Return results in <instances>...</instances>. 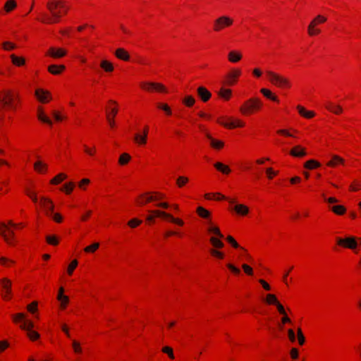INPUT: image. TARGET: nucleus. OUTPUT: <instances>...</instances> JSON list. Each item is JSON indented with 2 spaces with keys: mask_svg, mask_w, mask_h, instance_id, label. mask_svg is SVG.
Segmentation results:
<instances>
[{
  "mask_svg": "<svg viewBox=\"0 0 361 361\" xmlns=\"http://www.w3.org/2000/svg\"><path fill=\"white\" fill-rule=\"evenodd\" d=\"M234 209L238 214L241 215H246L249 212L248 208L244 204H236Z\"/></svg>",
  "mask_w": 361,
  "mask_h": 361,
  "instance_id": "nucleus-31",
  "label": "nucleus"
},
{
  "mask_svg": "<svg viewBox=\"0 0 361 361\" xmlns=\"http://www.w3.org/2000/svg\"><path fill=\"white\" fill-rule=\"evenodd\" d=\"M16 7L15 0H8L4 6V9L6 12H10Z\"/></svg>",
  "mask_w": 361,
  "mask_h": 361,
  "instance_id": "nucleus-40",
  "label": "nucleus"
},
{
  "mask_svg": "<svg viewBox=\"0 0 361 361\" xmlns=\"http://www.w3.org/2000/svg\"><path fill=\"white\" fill-rule=\"evenodd\" d=\"M290 154L294 157H302L307 154V152L305 148L296 145L290 151Z\"/></svg>",
  "mask_w": 361,
  "mask_h": 361,
  "instance_id": "nucleus-14",
  "label": "nucleus"
},
{
  "mask_svg": "<svg viewBox=\"0 0 361 361\" xmlns=\"http://www.w3.org/2000/svg\"><path fill=\"white\" fill-rule=\"evenodd\" d=\"M57 299L61 302L62 308H65L69 301L68 297L66 295L62 296L61 298H57Z\"/></svg>",
  "mask_w": 361,
  "mask_h": 361,
  "instance_id": "nucleus-59",
  "label": "nucleus"
},
{
  "mask_svg": "<svg viewBox=\"0 0 361 361\" xmlns=\"http://www.w3.org/2000/svg\"><path fill=\"white\" fill-rule=\"evenodd\" d=\"M12 62L16 66H23L25 63V59L23 58L18 57L14 54L11 55Z\"/></svg>",
  "mask_w": 361,
  "mask_h": 361,
  "instance_id": "nucleus-38",
  "label": "nucleus"
},
{
  "mask_svg": "<svg viewBox=\"0 0 361 361\" xmlns=\"http://www.w3.org/2000/svg\"><path fill=\"white\" fill-rule=\"evenodd\" d=\"M214 166L218 171L224 174H228L231 172L230 168L221 162H216Z\"/></svg>",
  "mask_w": 361,
  "mask_h": 361,
  "instance_id": "nucleus-24",
  "label": "nucleus"
},
{
  "mask_svg": "<svg viewBox=\"0 0 361 361\" xmlns=\"http://www.w3.org/2000/svg\"><path fill=\"white\" fill-rule=\"evenodd\" d=\"M199 97L204 102H207L212 97L211 92L203 86H200L197 90Z\"/></svg>",
  "mask_w": 361,
  "mask_h": 361,
  "instance_id": "nucleus-13",
  "label": "nucleus"
},
{
  "mask_svg": "<svg viewBox=\"0 0 361 361\" xmlns=\"http://www.w3.org/2000/svg\"><path fill=\"white\" fill-rule=\"evenodd\" d=\"M233 23V20L231 18L227 16H221L214 20V30L216 32H219L225 27L231 26Z\"/></svg>",
  "mask_w": 361,
  "mask_h": 361,
  "instance_id": "nucleus-6",
  "label": "nucleus"
},
{
  "mask_svg": "<svg viewBox=\"0 0 361 361\" xmlns=\"http://www.w3.org/2000/svg\"><path fill=\"white\" fill-rule=\"evenodd\" d=\"M47 54L54 59H59L64 56L66 54V51L61 48L50 47Z\"/></svg>",
  "mask_w": 361,
  "mask_h": 361,
  "instance_id": "nucleus-12",
  "label": "nucleus"
},
{
  "mask_svg": "<svg viewBox=\"0 0 361 361\" xmlns=\"http://www.w3.org/2000/svg\"><path fill=\"white\" fill-rule=\"evenodd\" d=\"M134 140L138 145H145L147 143V137L145 135L136 133L134 136Z\"/></svg>",
  "mask_w": 361,
  "mask_h": 361,
  "instance_id": "nucleus-33",
  "label": "nucleus"
},
{
  "mask_svg": "<svg viewBox=\"0 0 361 361\" xmlns=\"http://www.w3.org/2000/svg\"><path fill=\"white\" fill-rule=\"evenodd\" d=\"M16 108L15 95L10 90H6L0 92V109Z\"/></svg>",
  "mask_w": 361,
  "mask_h": 361,
  "instance_id": "nucleus-3",
  "label": "nucleus"
},
{
  "mask_svg": "<svg viewBox=\"0 0 361 361\" xmlns=\"http://www.w3.org/2000/svg\"><path fill=\"white\" fill-rule=\"evenodd\" d=\"M130 160V156L127 153L122 154L120 157L118 162L121 165L126 164Z\"/></svg>",
  "mask_w": 361,
  "mask_h": 361,
  "instance_id": "nucleus-42",
  "label": "nucleus"
},
{
  "mask_svg": "<svg viewBox=\"0 0 361 361\" xmlns=\"http://www.w3.org/2000/svg\"><path fill=\"white\" fill-rule=\"evenodd\" d=\"M269 81L275 86L279 88H286L290 87V82L289 80L278 73H276L271 71H266Z\"/></svg>",
  "mask_w": 361,
  "mask_h": 361,
  "instance_id": "nucleus-4",
  "label": "nucleus"
},
{
  "mask_svg": "<svg viewBox=\"0 0 361 361\" xmlns=\"http://www.w3.org/2000/svg\"><path fill=\"white\" fill-rule=\"evenodd\" d=\"M242 268L243 269L244 271L248 274V275H252L253 274V271H252V269L248 266L247 264H244L242 265Z\"/></svg>",
  "mask_w": 361,
  "mask_h": 361,
  "instance_id": "nucleus-62",
  "label": "nucleus"
},
{
  "mask_svg": "<svg viewBox=\"0 0 361 361\" xmlns=\"http://www.w3.org/2000/svg\"><path fill=\"white\" fill-rule=\"evenodd\" d=\"M344 161H345L343 158L338 155L334 154L332 155L331 159L328 161L326 164L329 166L334 167L338 164H343Z\"/></svg>",
  "mask_w": 361,
  "mask_h": 361,
  "instance_id": "nucleus-19",
  "label": "nucleus"
},
{
  "mask_svg": "<svg viewBox=\"0 0 361 361\" xmlns=\"http://www.w3.org/2000/svg\"><path fill=\"white\" fill-rule=\"evenodd\" d=\"M162 351L163 353L168 354L171 359H174L173 349L171 347L165 346L162 348Z\"/></svg>",
  "mask_w": 361,
  "mask_h": 361,
  "instance_id": "nucleus-52",
  "label": "nucleus"
},
{
  "mask_svg": "<svg viewBox=\"0 0 361 361\" xmlns=\"http://www.w3.org/2000/svg\"><path fill=\"white\" fill-rule=\"evenodd\" d=\"M47 7L51 13V16L42 19V21L46 23H56L59 21L61 18V12L56 11L58 8L63 10L64 13L67 12V8L64 5L58 0L49 1L47 4Z\"/></svg>",
  "mask_w": 361,
  "mask_h": 361,
  "instance_id": "nucleus-1",
  "label": "nucleus"
},
{
  "mask_svg": "<svg viewBox=\"0 0 361 361\" xmlns=\"http://www.w3.org/2000/svg\"><path fill=\"white\" fill-rule=\"evenodd\" d=\"M27 309L30 312L34 313L37 310V302L36 301L32 302L27 305Z\"/></svg>",
  "mask_w": 361,
  "mask_h": 361,
  "instance_id": "nucleus-58",
  "label": "nucleus"
},
{
  "mask_svg": "<svg viewBox=\"0 0 361 361\" xmlns=\"http://www.w3.org/2000/svg\"><path fill=\"white\" fill-rule=\"evenodd\" d=\"M35 96L38 100L41 102H47L48 99L50 98V94L49 92L45 91L42 89H37L35 90Z\"/></svg>",
  "mask_w": 361,
  "mask_h": 361,
  "instance_id": "nucleus-15",
  "label": "nucleus"
},
{
  "mask_svg": "<svg viewBox=\"0 0 361 361\" xmlns=\"http://www.w3.org/2000/svg\"><path fill=\"white\" fill-rule=\"evenodd\" d=\"M115 56L121 59V60H123V61H128L130 59V55L128 53L127 51H126L123 48H118L117 49L116 51H115V53H114Z\"/></svg>",
  "mask_w": 361,
  "mask_h": 361,
  "instance_id": "nucleus-17",
  "label": "nucleus"
},
{
  "mask_svg": "<svg viewBox=\"0 0 361 361\" xmlns=\"http://www.w3.org/2000/svg\"><path fill=\"white\" fill-rule=\"evenodd\" d=\"M66 178V175L64 173H59L56 176H55L54 178L51 180V184H58L60 182H61L63 180Z\"/></svg>",
  "mask_w": 361,
  "mask_h": 361,
  "instance_id": "nucleus-44",
  "label": "nucleus"
},
{
  "mask_svg": "<svg viewBox=\"0 0 361 361\" xmlns=\"http://www.w3.org/2000/svg\"><path fill=\"white\" fill-rule=\"evenodd\" d=\"M74 188V183L71 182L64 185V189L67 193H70Z\"/></svg>",
  "mask_w": 361,
  "mask_h": 361,
  "instance_id": "nucleus-63",
  "label": "nucleus"
},
{
  "mask_svg": "<svg viewBox=\"0 0 361 361\" xmlns=\"http://www.w3.org/2000/svg\"><path fill=\"white\" fill-rule=\"evenodd\" d=\"M266 302L270 305H276L279 301L276 295L273 294H268L267 295Z\"/></svg>",
  "mask_w": 361,
  "mask_h": 361,
  "instance_id": "nucleus-46",
  "label": "nucleus"
},
{
  "mask_svg": "<svg viewBox=\"0 0 361 361\" xmlns=\"http://www.w3.org/2000/svg\"><path fill=\"white\" fill-rule=\"evenodd\" d=\"M322 197L329 204H334V203H336V202H338V200L336 198H335V197H326V195L324 192L322 194Z\"/></svg>",
  "mask_w": 361,
  "mask_h": 361,
  "instance_id": "nucleus-56",
  "label": "nucleus"
},
{
  "mask_svg": "<svg viewBox=\"0 0 361 361\" xmlns=\"http://www.w3.org/2000/svg\"><path fill=\"white\" fill-rule=\"evenodd\" d=\"M0 234L8 244H13L14 231L9 228L5 223L0 222Z\"/></svg>",
  "mask_w": 361,
  "mask_h": 361,
  "instance_id": "nucleus-7",
  "label": "nucleus"
},
{
  "mask_svg": "<svg viewBox=\"0 0 361 361\" xmlns=\"http://www.w3.org/2000/svg\"><path fill=\"white\" fill-rule=\"evenodd\" d=\"M149 212L152 214V215L154 216V218L155 216L162 217L164 219H168L171 222L177 224L178 225H180V226L183 225V221L182 220L178 219H175L170 214H168L165 212H162L160 210H152V211H149Z\"/></svg>",
  "mask_w": 361,
  "mask_h": 361,
  "instance_id": "nucleus-9",
  "label": "nucleus"
},
{
  "mask_svg": "<svg viewBox=\"0 0 361 361\" xmlns=\"http://www.w3.org/2000/svg\"><path fill=\"white\" fill-rule=\"evenodd\" d=\"M34 168L37 172L42 173L47 169V165L39 161L34 164Z\"/></svg>",
  "mask_w": 361,
  "mask_h": 361,
  "instance_id": "nucleus-43",
  "label": "nucleus"
},
{
  "mask_svg": "<svg viewBox=\"0 0 361 361\" xmlns=\"http://www.w3.org/2000/svg\"><path fill=\"white\" fill-rule=\"evenodd\" d=\"M77 266L78 261L76 259L73 260L68 267V273L69 275H71L73 274L74 269L76 268Z\"/></svg>",
  "mask_w": 361,
  "mask_h": 361,
  "instance_id": "nucleus-49",
  "label": "nucleus"
},
{
  "mask_svg": "<svg viewBox=\"0 0 361 361\" xmlns=\"http://www.w3.org/2000/svg\"><path fill=\"white\" fill-rule=\"evenodd\" d=\"M197 212L202 218H208L210 216V212L202 207H197Z\"/></svg>",
  "mask_w": 361,
  "mask_h": 361,
  "instance_id": "nucleus-41",
  "label": "nucleus"
},
{
  "mask_svg": "<svg viewBox=\"0 0 361 361\" xmlns=\"http://www.w3.org/2000/svg\"><path fill=\"white\" fill-rule=\"evenodd\" d=\"M218 94L221 98L228 100L231 96V90L230 89L221 87L218 92Z\"/></svg>",
  "mask_w": 361,
  "mask_h": 361,
  "instance_id": "nucleus-27",
  "label": "nucleus"
},
{
  "mask_svg": "<svg viewBox=\"0 0 361 361\" xmlns=\"http://www.w3.org/2000/svg\"><path fill=\"white\" fill-rule=\"evenodd\" d=\"M34 324L30 320H25L20 325V328L26 331L32 330Z\"/></svg>",
  "mask_w": 361,
  "mask_h": 361,
  "instance_id": "nucleus-35",
  "label": "nucleus"
},
{
  "mask_svg": "<svg viewBox=\"0 0 361 361\" xmlns=\"http://www.w3.org/2000/svg\"><path fill=\"white\" fill-rule=\"evenodd\" d=\"M40 204L43 207L47 216L52 218L55 221L60 223L62 221V216L59 213H54V205L52 201L45 197H40Z\"/></svg>",
  "mask_w": 361,
  "mask_h": 361,
  "instance_id": "nucleus-2",
  "label": "nucleus"
},
{
  "mask_svg": "<svg viewBox=\"0 0 361 361\" xmlns=\"http://www.w3.org/2000/svg\"><path fill=\"white\" fill-rule=\"evenodd\" d=\"M210 243L212 245L216 247V248H222L224 246V244L223 242L219 239V238L216 237H211L210 238Z\"/></svg>",
  "mask_w": 361,
  "mask_h": 361,
  "instance_id": "nucleus-34",
  "label": "nucleus"
},
{
  "mask_svg": "<svg viewBox=\"0 0 361 361\" xmlns=\"http://www.w3.org/2000/svg\"><path fill=\"white\" fill-rule=\"evenodd\" d=\"M241 71L238 69L232 70L227 75V83L229 85H233L235 81L236 78L240 75Z\"/></svg>",
  "mask_w": 361,
  "mask_h": 361,
  "instance_id": "nucleus-16",
  "label": "nucleus"
},
{
  "mask_svg": "<svg viewBox=\"0 0 361 361\" xmlns=\"http://www.w3.org/2000/svg\"><path fill=\"white\" fill-rule=\"evenodd\" d=\"M209 233L216 235L219 238H223L224 235L221 233L217 226H213L211 222H209V227L207 228Z\"/></svg>",
  "mask_w": 361,
  "mask_h": 361,
  "instance_id": "nucleus-23",
  "label": "nucleus"
},
{
  "mask_svg": "<svg viewBox=\"0 0 361 361\" xmlns=\"http://www.w3.org/2000/svg\"><path fill=\"white\" fill-rule=\"evenodd\" d=\"M73 348L74 349V351L75 353H80L81 352V348L80 346V344L76 341H73Z\"/></svg>",
  "mask_w": 361,
  "mask_h": 361,
  "instance_id": "nucleus-64",
  "label": "nucleus"
},
{
  "mask_svg": "<svg viewBox=\"0 0 361 361\" xmlns=\"http://www.w3.org/2000/svg\"><path fill=\"white\" fill-rule=\"evenodd\" d=\"M205 136L209 140L210 145L212 147H214L215 149H221V147H223L224 142L222 141L216 140L214 139L212 137V135L208 133H205Z\"/></svg>",
  "mask_w": 361,
  "mask_h": 361,
  "instance_id": "nucleus-18",
  "label": "nucleus"
},
{
  "mask_svg": "<svg viewBox=\"0 0 361 361\" xmlns=\"http://www.w3.org/2000/svg\"><path fill=\"white\" fill-rule=\"evenodd\" d=\"M227 241L235 248H239V244L235 241V240L231 235H228L226 238Z\"/></svg>",
  "mask_w": 361,
  "mask_h": 361,
  "instance_id": "nucleus-60",
  "label": "nucleus"
},
{
  "mask_svg": "<svg viewBox=\"0 0 361 361\" xmlns=\"http://www.w3.org/2000/svg\"><path fill=\"white\" fill-rule=\"evenodd\" d=\"M27 335L32 341L37 340L39 337V334L33 330L27 331Z\"/></svg>",
  "mask_w": 361,
  "mask_h": 361,
  "instance_id": "nucleus-51",
  "label": "nucleus"
},
{
  "mask_svg": "<svg viewBox=\"0 0 361 361\" xmlns=\"http://www.w3.org/2000/svg\"><path fill=\"white\" fill-rule=\"evenodd\" d=\"M262 104L258 98H251L246 101L240 108V112L244 115H248L255 110H258Z\"/></svg>",
  "mask_w": 361,
  "mask_h": 361,
  "instance_id": "nucleus-5",
  "label": "nucleus"
},
{
  "mask_svg": "<svg viewBox=\"0 0 361 361\" xmlns=\"http://www.w3.org/2000/svg\"><path fill=\"white\" fill-rule=\"evenodd\" d=\"M260 92L267 98H268L272 101H274V102H279L278 97L274 95L269 90L262 88V89H261Z\"/></svg>",
  "mask_w": 361,
  "mask_h": 361,
  "instance_id": "nucleus-30",
  "label": "nucleus"
},
{
  "mask_svg": "<svg viewBox=\"0 0 361 361\" xmlns=\"http://www.w3.org/2000/svg\"><path fill=\"white\" fill-rule=\"evenodd\" d=\"M210 253L212 255H213L214 257H216L219 259H223L224 257V254L216 249H211Z\"/></svg>",
  "mask_w": 361,
  "mask_h": 361,
  "instance_id": "nucleus-50",
  "label": "nucleus"
},
{
  "mask_svg": "<svg viewBox=\"0 0 361 361\" xmlns=\"http://www.w3.org/2000/svg\"><path fill=\"white\" fill-rule=\"evenodd\" d=\"M111 114H112V116L110 117L109 115H107L106 116V118H107V121L110 125L111 127H114V117L117 114V109L116 108H114L111 109Z\"/></svg>",
  "mask_w": 361,
  "mask_h": 361,
  "instance_id": "nucleus-45",
  "label": "nucleus"
},
{
  "mask_svg": "<svg viewBox=\"0 0 361 361\" xmlns=\"http://www.w3.org/2000/svg\"><path fill=\"white\" fill-rule=\"evenodd\" d=\"M157 107L163 110L168 116H171L172 114V111L167 104L159 103L157 104Z\"/></svg>",
  "mask_w": 361,
  "mask_h": 361,
  "instance_id": "nucleus-39",
  "label": "nucleus"
},
{
  "mask_svg": "<svg viewBox=\"0 0 361 361\" xmlns=\"http://www.w3.org/2000/svg\"><path fill=\"white\" fill-rule=\"evenodd\" d=\"M141 87L148 91L154 90L157 92H166V87L161 83L145 82L141 83Z\"/></svg>",
  "mask_w": 361,
  "mask_h": 361,
  "instance_id": "nucleus-11",
  "label": "nucleus"
},
{
  "mask_svg": "<svg viewBox=\"0 0 361 361\" xmlns=\"http://www.w3.org/2000/svg\"><path fill=\"white\" fill-rule=\"evenodd\" d=\"M219 123L229 128L244 126V123L240 120H236L235 121H231L229 123L219 122Z\"/></svg>",
  "mask_w": 361,
  "mask_h": 361,
  "instance_id": "nucleus-22",
  "label": "nucleus"
},
{
  "mask_svg": "<svg viewBox=\"0 0 361 361\" xmlns=\"http://www.w3.org/2000/svg\"><path fill=\"white\" fill-rule=\"evenodd\" d=\"M3 47L6 50H11L16 48V45L9 42H5L3 43Z\"/></svg>",
  "mask_w": 361,
  "mask_h": 361,
  "instance_id": "nucleus-61",
  "label": "nucleus"
},
{
  "mask_svg": "<svg viewBox=\"0 0 361 361\" xmlns=\"http://www.w3.org/2000/svg\"><path fill=\"white\" fill-rule=\"evenodd\" d=\"M326 107L328 110L336 114H339L343 111V109L340 105L331 102L328 103Z\"/></svg>",
  "mask_w": 361,
  "mask_h": 361,
  "instance_id": "nucleus-21",
  "label": "nucleus"
},
{
  "mask_svg": "<svg viewBox=\"0 0 361 361\" xmlns=\"http://www.w3.org/2000/svg\"><path fill=\"white\" fill-rule=\"evenodd\" d=\"M183 103L188 106L190 107L193 106V104L195 103V98L191 95H187L185 97V98L183 99Z\"/></svg>",
  "mask_w": 361,
  "mask_h": 361,
  "instance_id": "nucleus-37",
  "label": "nucleus"
},
{
  "mask_svg": "<svg viewBox=\"0 0 361 361\" xmlns=\"http://www.w3.org/2000/svg\"><path fill=\"white\" fill-rule=\"evenodd\" d=\"M37 118L41 121L47 123L49 125H52V121L44 114L42 109L39 107L38 109Z\"/></svg>",
  "mask_w": 361,
  "mask_h": 361,
  "instance_id": "nucleus-28",
  "label": "nucleus"
},
{
  "mask_svg": "<svg viewBox=\"0 0 361 361\" xmlns=\"http://www.w3.org/2000/svg\"><path fill=\"white\" fill-rule=\"evenodd\" d=\"M336 240L338 245L350 249H355L357 245L355 238L353 236H349L345 238H337Z\"/></svg>",
  "mask_w": 361,
  "mask_h": 361,
  "instance_id": "nucleus-10",
  "label": "nucleus"
},
{
  "mask_svg": "<svg viewBox=\"0 0 361 361\" xmlns=\"http://www.w3.org/2000/svg\"><path fill=\"white\" fill-rule=\"evenodd\" d=\"M25 315L23 313H18L16 314L13 315V319L15 322H18L20 321H25Z\"/></svg>",
  "mask_w": 361,
  "mask_h": 361,
  "instance_id": "nucleus-53",
  "label": "nucleus"
},
{
  "mask_svg": "<svg viewBox=\"0 0 361 361\" xmlns=\"http://www.w3.org/2000/svg\"><path fill=\"white\" fill-rule=\"evenodd\" d=\"M47 242L52 245H56L59 243V240L55 235H47L46 237Z\"/></svg>",
  "mask_w": 361,
  "mask_h": 361,
  "instance_id": "nucleus-47",
  "label": "nucleus"
},
{
  "mask_svg": "<svg viewBox=\"0 0 361 361\" xmlns=\"http://www.w3.org/2000/svg\"><path fill=\"white\" fill-rule=\"evenodd\" d=\"M304 166L306 169H312L320 166V164L314 159H310L305 163Z\"/></svg>",
  "mask_w": 361,
  "mask_h": 361,
  "instance_id": "nucleus-36",
  "label": "nucleus"
},
{
  "mask_svg": "<svg viewBox=\"0 0 361 361\" xmlns=\"http://www.w3.org/2000/svg\"><path fill=\"white\" fill-rule=\"evenodd\" d=\"M331 210L338 215H342L346 212L345 208L343 205H334L330 207Z\"/></svg>",
  "mask_w": 361,
  "mask_h": 361,
  "instance_id": "nucleus-32",
  "label": "nucleus"
},
{
  "mask_svg": "<svg viewBox=\"0 0 361 361\" xmlns=\"http://www.w3.org/2000/svg\"><path fill=\"white\" fill-rule=\"evenodd\" d=\"M99 247V243H94L92 245L86 247L84 250L86 252H94L96 250H97Z\"/></svg>",
  "mask_w": 361,
  "mask_h": 361,
  "instance_id": "nucleus-48",
  "label": "nucleus"
},
{
  "mask_svg": "<svg viewBox=\"0 0 361 361\" xmlns=\"http://www.w3.org/2000/svg\"><path fill=\"white\" fill-rule=\"evenodd\" d=\"M141 223H142L141 220H139L137 219H133L128 221V224L131 228H135L136 226H139Z\"/></svg>",
  "mask_w": 361,
  "mask_h": 361,
  "instance_id": "nucleus-57",
  "label": "nucleus"
},
{
  "mask_svg": "<svg viewBox=\"0 0 361 361\" xmlns=\"http://www.w3.org/2000/svg\"><path fill=\"white\" fill-rule=\"evenodd\" d=\"M298 339L300 345H302L305 343V338L302 332V330L300 328L298 329Z\"/></svg>",
  "mask_w": 361,
  "mask_h": 361,
  "instance_id": "nucleus-55",
  "label": "nucleus"
},
{
  "mask_svg": "<svg viewBox=\"0 0 361 361\" xmlns=\"http://www.w3.org/2000/svg\"><path fill=\"white\" fill-rule=\"evenodd\" d=\"M228 57V60L231 62L236 63L241 59L242 55L237 51H232L229 52Z\"/></svg>",
  "mask_w": 361,
  "mask_h": 361,
  "instance_id": "nucleus-26",
  "label": "nucleus"
},
{
  "mask_svg": "<svg viewBox=\"0 0 361 361\" xmlns=\"http://www.w3.org/2000/svg\"><path fill=\"white\" fill-rule=\"evenodd\" d=\"M298 109L299 114L305 118H310L314 116V113L313 111H307L304 107L301 106H298Z\"/></svg>",
  "mask_w": 361,
  "mask_h": 361,
  "instance_id": "nucleus-29",
  "label": "nucleus"
},
{
  "mask_svg": "<svg viewBox=\"0 0 361 361\" xmlns=\"http://www.w3.org/2000/svg\"><path fill=\"white\" fill-rule=\"evenodd\" d=\"M66 68L63 65H51L48 67V71L49 73L54 75H59Z\"/></svg>",
  "mask_w": 361,
  "mask_h": 361,
  "instance_id": "nucleus-20",
  "label": "nucleus"
},
{
  "mask_svg": "<svg viewBox=\"0 0 361 361\" xmlns=\"http://www.w3.org/2000/svg\"><path fill=\"white\" fill-rule=\"evenodd\" d=\"M0 284L4 291L2 293L3 298L9 300L11 296V281L7 278H4L0 280Z\"/></svg>",
  "mask_w": 361,
  "mask_h": 361,
  "instance_id": "nucleus-8",
  "label": "nucleus"
},
{
  "mask_svg": "<svg viewBox=\"0 0 361 361\" xmlns=\"http://www.w3.org/2000/svg\"><path fill=\"white\" fill-rule=\"evenodd\" d=\"M188 181V178L185 176H180L178 178L176 183L179 187H183Z\"/></svg>",
  "mask_w": 361,
  "mask_h": 361,
  "instance_id": "nucleus-54",
  "label": "nucleus"
},
{
  "mask_svg": "<svg viewBox=\"0 0 361 361\" xmlns=\"http://www.w3.org/2000/svg\"><path fill=\"white\" fill-rule=\"evenodd\" d=\"M100 66L106 72H112L114 69L113 64L107 60H102Z\"/></svg>",
  "mask_w": 361,
  "mask_h": 361,
  "instance_id": "nucleus-25",
  "label": "nucleus"
}]
</instances>
